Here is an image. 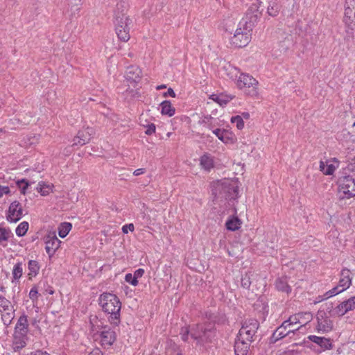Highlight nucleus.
<instances>
[{
    "instance_id": "nucleus-1",
    "label": "nucleus",
    "mask_w": 355,
    "mask_h": 355,
    "mask_svg": "<svg viewBox=\"0 0 355 355\" xmlns=\"http://www.w3.org/2000/svg\"><path fill=\"white\" fill-rule=\"evenodd\" d=\"M265 6L260 0L252 3L246 13V19L239 22L234 35L230 39V43L235 47L242 48L248 44L251 40V31L254 25L262 15Z\"/></svg>"
},
{
    "instance_id": "nucleus-2",
    "label": "nucleus",
    "mask_w": 355,
    "mask_h": 355,
    "mask_svg": "<svg viewBox=\"0 0 355 355\" xmlns=\"http://www.w3.org/2000/svg\"><path fill=\"white\" fill-rule=\"evenodd\" d=\"M99 304L104 312L110 314V322L117 326L120 323L121 303L119 297L112 293H105L99 297Z\"/></svg>"
},
{
    "instance_id": "nucleus-3",
    "label": "nucleus",
    "mask_w": 355,
    "mask_h": 355,
    "mask_svg": "<svg viewBox=\"0 0 355 355\" xmlns=\"http://www.w3.org/2000/svg\"><path fill=\"white\" fill-rule=\"evenodd\" d=\"M214 337L215 329L211 323L198 324L191 327V338L198 345L204 346L211 343Z\"/></svg>"
},
{
    "instance_id": "nucleus-4",
    "label": "nucleus",
    "mask_w": 355,
    "mask_h": 355,
    "mask_svg": "<svg viewBox=\"0 0 355 355\" xmlns=\"http://www.w3.org/2000/svg\"><path fill=\"white\" fill-rule=\"evenodd\" d=\"M338 197L339 200L349 199L355 196V180L349 174L339 178L338 180Z\"/></svg>"
},
{
    "instance_id": "nucleus-5",
    "label": "nucleus",
    "mask_w": 355,
    "mask_h": 355,
    "mask_svg": "<svg viewBox=\"0 0 355 355\" xmlns=\"http://www.w3.org/2000/svg\"><path fill=\"white\" fill-rule=\"evenodd\" d=\"M212 194L216 198L235 199L238 196V189L227 181L218 182L212 189Z\"/></svg>"
},
{
    "instance_id": "nucleus-6",
    "label": "nucleus",
    "mask_w": 355,
    "mask_h": 355,
    "mask_svg": "<svg viewBox=\"0 0 355 355\" xmlns=\"http://www.w3.org/2000/svg\"><path fill=\"white\" fill-rule=\"evenodd\" d=\"M259 327V321L255 318L245 320L240 329L237 336L241 339L252 343Z\"/></svg>"
},
{
    "instance_id": "nucleus-7",
    "label": "nucleus",
    "mask_w": 355,
    "mask_h": 355,
    "mask_svg": "<svg viewBox=\"0 0 355 355\" xmlns=\"http://www.w3.org/2000/svg\"><path fill=\"white\" fill-rule=\"evenodd\" d=\"M350 274L351 272L347 268L343 269L340 272V279L338 284L324 293L326 298L336 295L347 289L352 284Z\"/></svg>"
},
{
    "instance_id": "nucleus-8",
    "label": "nucleus",
    "mask_w": 355,
    "mask_h": 355,
    "mask_svg": "<svg viewBox=\"0 0 355 355\" xmlns=\"http://www.w3.org/2000/svg\"><path fill=\"white\" fill-rule=\"evenodd\" d=\"M114 23L119 39L127 42L130 37L129 25L131 23V19L129 17L120 18L114 20Z\"/></svg>"
},
{
    "instance_id": "nucleus-9",
    "label": "nucleus",
    "mask_w": 355,
    "mask_h": 355,
    "mask_svg": "<svg viewBox=\"0 0 355 355\" xmlns=\"http://www.w3.org/2000/svg\"><path fill=\"white\" fill-rule=\"evenodd\" d=\"M330 314L324 311H318L317 313L318 324L316 329L318 332H329L334 328V322L330 318Z\"/></svg>"
},
{
    "instance_id": "nucleus-10",
    "label": "nucleus",
    "mask_w": 355,
    "mask_h": 355,
    "mask_svg": "<svg viewBox=\"0 0 355 355\" xmlns=\"http://www.w3.org/2000/svg\"><path fill=\"white\" fill-rule=\"evenodd\" d=\"M23 216V208L21 203L17 201H13L9 206L7 212L6 219L11 223H17Z\"/></svg>"
},
{
    "instance_id": "nucleus-11",
    "label": "nucleus",
    "mask_w": 355,
    "mask_h": 355,
    "mask_svg": "<svg viewBox=\"0 0 355 355\" xmlns=\"http://www.w3.org/2000/svg\"><path fill=\"white\" fill-rule=\"evenodd\" d=\"M345 9L344 21L347 26L348 28L351 30L350 34H352L354 28L352 26L353 22L355 21V10L354 0H346ZM347 33L349 34V31Z\"/></svg>"
},
{
    "instance_id": "nucleus-12",
    "label": "nucleus",
    "mask_w": 355,
    "mask_h": 355,
    "mask_svg": "<svg viewBox=\"0 0 355 355\" xmlns=\"http://www.w3.org/2000/svg\"><path fill=\"white\" fill-rule=\"evenodd\" d=\"M289 322L286 320L284 321L282 324L278 327L272 336L270 338V343H275L278 340L285 338L287 336H289L293 330H291L290 329L287 330V327L289 325Z\"/></svg>"
},
{
    "instance_id": "nucleus-13",
    "label": "nucleus",
    "mask_w": 355,
    "mask_h": 355,
    "mask_svg": "<svg viewBox=\"0 0 355 355\" xmlns=\"http://www.w3.org/2000/svg\"><path fill=\"white\" fill-rule=\"evenodd\" d=\"M313 318L312 314L310 312H300L291 315L287 321L289 324H300L299 327H304Z\"/></svg>"
},
{
    "instance_id": "nucleus-14",
    "label": "nucleus",
    "mask_w": 355,
    "mask_h": 355,
    "mask_svg": "<svg viewBox=\"0 0 355 355\" xmlns=\"http://www.w3.org/2000/svg\"><path fill=\"white\" fill-rule=\"evenodd\" d=\"M257 84L258 82L255 78L245 73H241L237 80V85L240 89L252 88V94L257 93L255 89Z\"/></svg>"
},
{
    "instance_id": "nucleus-15",
    "label": "nucleus",
    "mask_w": 355,
    "mask_h": 355,
    "mask_svg": "<svg viewBox=\"0 0 355 355\" xmlns=\"http://www.w3.org/2000/svg\"><path fill=\"white\" fill-rule=\"evenodd\" d=\"M94 131L92 128L87 127L85 129H83L78 131L77 136L73 139V143L72 146H83L88 143L91 139Z\"/></svg>"
},
{
    "instance_id": "nucleus-16",
    "label": "nucleus",
    "mask_w": 355,
    "mask_h": 355,
    "mask_svg": "<svg viewBox=\"0 0 355 355\" xmlns=\"http://www.w3.org/2000/svg\"><path fill=\"white\" fill-rule=\"evenodd\" d=\"M125 78L131 84H137L141 79V70L137 66L131 65L127 68Z\"/></svg>"
},
{
    "instance_id": "nucleus-17",
    "label": "nucleus",
    "mask_w": 355,
    "mask_h": 355,
    "mask_svg": "<svg viewBox=\"0 0 355 355\" xmlns=\"http://www.w3.org/2000/svg\"><path fill=\"white\" fill-rule=\"evenodd\" d=\"M60 241L55 235H48L45 239V250L46 253L51 257L60 246Z\"/></svg>"
},
{
    "instance_id": "nucleus-18",
    "label": "nucleus",
    "mask_w": 355,
    "mask_h": 355,
    "mask_svg": "<svg viewBox=\"0 0 355 355\" xmlns=\"http://www.w3.org/2000/svg\"><path fill=\"white\" fill-rule=\"evenodd\" d=\"M251 343L236 336L234 343L235 355H247Z\"/></svg>"
},
{
    "instance_id": "nucleus-19",
    "label": "nucleus",
    "mask_w": 355,
    "mask_h": 355,
    "mask_svg": "<svg viewBox=\"0 0 355 355\" xmlns=\"http://www.w3.org/2000/svg\"><path fill=\"white\" fill-rule=\"evenodd\" d=\"M101 343L103 345L111 346L116 340V333L107 327L101 332Z\"/></svg>"
},
{
    "instance_id": "nucleus-20",
    "label": "nucleus",
    "mask_w": 355,
    "mask_h": 355,
    "mask_svg": "<svg viewBox=\"0 0 355 355\" xmlns=\"http://www.w3.org/2000/svg\"><path fill=\"white\" fill-rule=\"evenodd\" d=\"M27 334L14 331L12 339V348L16 352L24 348L26 345Z\"/></svg>"
},
{
    "instance_id": "nucleus-21",
    "label": "nucleus",
    "mask_w": 355,
    "mask_h": 355,
    "mask_svg": "<svg viewBox=\"0 0 355 355\" xmlns=\"http://www.w3.org/2000/svg\"><path fill=\"white\" fill-rule=\"evenodd\" d=\"M308 338L313 343L318 345L323 350L331 349L332 348V342L331 339L317 336H309Z\"/></svg>"
},
{
    "instance_id": "nucleus-22",
    "label": "nucleus",
    "mask_w": 355,
    "mask_h": 355,
    "mask_svg": "<svg viewBox=\"0 0 355 355\" xmlns=\"http://www.w3.org/2000/svg\"><path fill=\"white\" fill-rule=\"evenodd\" d=\"M15 331L27 334L28 331V322L27 319V315L23 314L21 315L15 327Z\"/></svg>"
},
{
    "instance_id": "nucleus-23",
    "label": "nucleus",
    "mask_w": 355,
    "mask_h": 355,
    "mask_svg": "<svg viewBox=\"0 0 355 355\" xmlns=\"http://www.w3.org/2000/svg\"><path fill=\"white\" fill-rule=\"evenodd\" d=\"M125 17H128L126 16V3L124 1H119L116 3L114 10V20Z\"/></svg>"
},
{
    "instance_id": "nucleus-24",
    "label": "nucleus",
    "mask_w": 355,
    "mask_h": 355,
    "mask_svg": "<svg viewBox=\"0 0 355 355\" xmlns=\"http://www.w3.org/2000/svg\"><path fill=\"white\" fill-rule=\"evenodd\" d=\"M253 284L252 286H254L257 291L262 292L266 286V281L264 277L259 274H252Z\"/></svg>"
},
{
    "instance_id": "nucleus-25",
    "label": "nucleus",
    "mask_w": 355,
    "mask_h": 355,
    "mask_svg": "<svg viewBox=\"0 0 355 355\" xmlns=\"http://www.w3.org/2000/svg\"><path fill=\"white\" fill-rule=\"evenodd\" d=\"M275 287L279 291L289 293L291 291L290 286L288 284L287 278L279 277L275 281Z\"/></svg>"
},
{
    "instance_id": "nucleus-26",
    "label": "nucleus",
    "mask_w": 355,
    "mask_h": 355,
    "mask_svg": "<svg viewBox=\"0 0 355 355\" xmlns=\"http://www.w3.org/2000/svg\"><path fill=\"white\" fill-rule=\"evenodd\" d=\"M160 106L162 107L161 113L163 115H168V116L174 115L175 110L169 101H164L161 103Z\"/></svg>"
},
{
    "instance_id": "nucleus-27",
    "label": "nucleus",
    "mask_w": 355,
    "mask_h": 355,
    "mask_svg": "<svg viewBox=\"0 0 355 355\" xmlns=\"http://www.w3.org/2000/svg\"><path fill=\"white\" fill-rule=\"evenodd\" d=\"M241 225V221L238 217H232L229 218L226 223L225 226L228 230L235 231L240 228Z\"/></svg>"
},
{
    "instance_id": "nucleus-28",
    "label": "nucleus",
    "mask_w": 355,
    "mask_h": 355,
    "mask_svg": "<svg viewBox=\"0 0 355 355\" xmlns=\"http://www.w3.org/2000/svg\"><path fill=\"white\" fill-rule=\"evenodd\" d=\"M345 304V301L338 305L334 310L330 309L329 313L330 315H338V316H343L347 312L349 311L347 305Z\"/></svg>"
},
{
    "instance_id": "nucleus-29",
    "label": "nucleus",
    "mask_w": 355,
    "mask_h": 355,
    "mask_svg": "<svg viewBox=\"0 0 355 355\" xmlns=\"http://www.w3.org/2000/svg\"><path fill=\"white\" fill-rule=\"evenodd\" d=\"M53 186L46 184L44 182H40L36 187L37 191L43 196H46L52 191Z\"/></svg>"
},
{
    "instance_id": "nucleus-30",
    "label": "nucleus",
    "mask_w": 355,
    "mask_h": 355,
    "mask_svg": "<svg viewBox=\"0 0 355 355\" xmlns=\"http://www.w3.org/2000/svg\"><path fill=\"white\" fill-rule=\"evenodd\" d=\"M200 165L205 170H210L214 166V163L211 157L208 155H203L200 157Z\"/></svg>"
},
{
    "instance_id": "nucleus-31",
    "label": "nucleus",
    "mask_w": 355,
    "mask_h": 355,
    "mask_svg": "<svg viewBox=\"0 0 355 355\" xmlns=\"http://www.w3.org/2000/svg\"><path fill=\"white\" fill-rule=\"evenodd\" d=\"M72 227L70 223H62L58 227V234L60 237L64 238L69 232Z\"/></svg>"
},
{
    "instance_id": "nucleus-32",
    "label": "nucleus",
    "mask_w": 355,
    "mask_h": 355,
    "mask_svg": "<svg viewBox=\"0 0 355 355\" xmlns=\"http://www.w3.org/2000/svg\"><path fill=\"white\" fill-rule=\"evenodd\" d=\"M292 44V37L291 35H287L284 40L280 41L279 43V51L280 52H286L288 49L290 48V46Z\"/></svg>"
},
{
    "instance_id": "nucleus-33",
    "label": "nucleus",
    "mask_w": 355,
    "mask_h": 355,
    "mask_svg": "<svg viewBox=\"0 0 355 355\" xmlns=\"http://www.w3.org/2000/svg\"><path fill=\"white\" fill-rule=\"evenodd\" d=\"M17 185L20 189L21 193L25 195L26 193V190L31 184L35 183V182H31L28 180L27 179H21L17 181Z\"/></svg>"
},
{
    "instance_id": "nucleus-34",
    "label": "nucleus",
    "mask_w": 355,
    "mask_h": 355,
    "mask_svg": "<svg viewBox=\"0 0 355 355\" xmlns=\"http://www.w3.org/2000/svg\"><path fill=\"white\" fill-rule=\"evenodd\" d=\"M28 270L30 271L28 273V275L35 276V275H37V274L38 273V272L40 270V266H39L38 262L35 260H30L28 261Z\"/></svg>"
},
{
    "instance_id": "nucleus-35",
    "label": "nucleus",
    "mask_w": 355,
    "mask_h": 355,
    "mask_svg": "<svg viewBox=\"0 0 355 355\" xmlns=\"http://www.w3.org/2000/svg\"><path fill=\"white\" fill-rule=\"evenodd\" d=\"M252 272L246 273L241 278V286L244 288H249L251 285L253 284L252 280Z\"/></svg>"
},
{
    "instance_id": "nucleus-36",
    "label": "nucleus",
    "mask_w": 355,
    "mask_h": 355,
    "mask_svg": "<svg viewBox=\"0 0 355 355\" xmlns=\"http://www.w3.org/2000/svg\"><path fill=\"white\" fill-rule=\"evenodd\" d=\"M279 12V6L275 2L270 3L267 8V13L269 16L275 17Z\"/></svg>"
},
{
    "instance_id": "nucleus-37",
    "label": "nucleus",
    "mask_w": 355,
    "mask_h": 355,
    "mask_svg": "<svg viewBox=\"0 0 355 355\" xmlns=\"http://www.w3.org/2000/svg\"><path fill=\"white\" fill-rule=\"evenodd\" d=\"M28 230V223L24 221L21 223L16 228L15 232L18 236H23Z\"/></svg>"
},
{
    "instance_id": "nucleus-38",
    "label": "nucleus",
    "mask_w": 355,
    "mask_h": 355,
    "mask_svg": "<svg viewBox=\"0 0 355 355\" xmlns=\"http://www.w3.org/2000/svg\"><path fill=\"white\" fill-rule=\"evenodd\" d=\"M213 133L223 142H227L229 137L225 136L227 134V130L225 129L221 130L220 128H216L213 130Z\"/></svg>"
},
{
    "instance_id": "nucleus-39",
    "label": "nucleus",
    "mask_w": 355,
    "mask_h": 355,
    "mask_svg": "<svg viewBox=\"0 0 355 355\" xmlns=\"http://www.w3.org/2000/svg\"><path fill=\"white\" fill-rule=\"evenodd\" d=\"M143 120H144V114H141L139 117L140 124L146 128V130L145 131V133L148 135H151L153 133H154L155 132V129H156L155 125L154 123H150V124L149 123H148V124L142 123Z\"/></svg>"
},
{
    "instance_id": "nucleus-40",
    "label": "nucleus",
    "mask_w": 355,
    "mask_h": 355,
    "mask_svg": "<svg viewBox=\"0 0 355 355\" xmlns=\"http://www.w3.org/2000/svg\"><path fill=\"white\" fill-rule=\"evenodd\" d=\"M14 318V311H6L1 314V319L5 325L8 326Z\"/></svg>"
},
{
    "instance_id": "nucleus-41",
    "label": "nucleus",
    "mask_w": 355,
    "mask_h": 355,
    "mask_svg": "<svg viewBox=\"0 0 355 355\" xmlns=\"http://www.w3.org/2000/svg\"><path fill=\"white\" fill-rule=\"evenodd\" d=\"M23 274L22 263H17L14 266L12 270V276L15 279H19Z\"/></svg>"
},
{
    "instance_id": "nucleus-42",
    "label": "nucleus",
    "mask_w": 355,
    "mask_h": 355,
    "mask_svg": "<svg viewBox=\"0 0 355 355\" xmlns=\"http://www.w3.org/2000/svg\"><path fill=\"white\" fill-rule=\"evenodd\" d=\"M211 99L216 101L218 104L220 105H226L231 99H232V97L231 96H216V95H211Z\"/></svg>"
},
{
    "instance_id": "nucleus-43",
    "label": "nucleus",
    "mask_w": 355,
    "mask_h": 355,
    "mask_svg": "<svg viewBox=\"0 0 355 355\" xmlns=\"http://www.w3.org/2000/svg\"><path fill=\"white\" fill-rule=\"evenodd\" d=\"M320 171L326 175H331L335 171V167L332 164L328 165L326 167L323 162H320Z\"/></svg>"
},
{
    "instance_id": "nucleus-44",
    "label": "nucleus",
    "mask_w": 355,
    "mask_h": 355,
    "mask_svg": "<svg viewBox=\"0 0 355 355\" xmlns=\"http://www.w3.org/2000/svg\"><path fill=\"white\" fill-rule=\"evenodd\" d=\"M0 306L3 309L4 311H11L12 310V307L10 305V302L4 297L1 296H0Z\"/></svg>"
},
{
    "instance_id": "nucleus-45",
    "label": "nucleus",
    "mask_w": 355,
    "mask_h": 355,
    "mask_svg": "<svg viewBox=\"0 0 355 355\" xmlns=\"http://www.w3.org/2000/svg\"><path fill=\"white\" fill-rule=\"evenodd\" d=\"M231 122L235 123L239 130H242L244 127L243 117L240 115L232 116L231 119Z\"/></svg>"
},
{
    "instance_id": "nucleus-46",
    "label": "nucleus",
    "mask_w": 355,
    "mask_h": 355,
    "mask_svg": "<svg viewBox=\"0 0 355 355\" xmlns=\"http://www.w3.org/2000/svg\"><path fill=\"white\" fill-rule=\"evenodd\" d=\"M191 329H189L188 327H182L180 331L181 338L184 342H188L189 335L191 336Z\"/></svg>"
},
{
    "instance_id": "nucleus-47",
    "label": "nucleus",
    "mask_w": 355,
    "mask_h": 355,
    "mask_svg": "<svg viewBox=\"0 0 355 355\" xmlns=\"http://www.w3.org/2000/svg\"><path fill=\"white\" fill-rule=\"evenodd\" d=\"M10 232L6 228L0 227V243L7 241L10 236Z\"/></svg>"
},
{
    "instance_id": "nucleus-48",
    "label": "nucleus",
    "mask_w": 355,
    "mask_h": 355,
    "mask_svg": "<svg viewBox=\"0 0 355 355\" xmlns=\"http://www.w3.org/2000/svg\"><path fill=\"white\" fill-rule=\"evenodd\" d=\"M352 173L355 175V157L345 168V174Z\"/></svg>"
},
{
    "instance_id": "nucleus-49",
    "label": "nucleus",
    "mask_w": 355,
    "mask_h": 355,
    "mask_svg": "<svg viewBox=\"0 0 355 355\" xmlns=\"http://www.w3.org/2000/svg\"><path fill=\"white\" fill-rule=\"evenodd\" d=\"M125 280L130 283L132 286H137L138 284V280L136 279L135 277L131 273H128L125 276Z\"/></svg>"
},
{
    "instance_id": "nucleus-50",
    "label": "nucleus",
    "mask_w": 355,
    "mask_h": 355,
    "mask_svg": "<svg viewBox=\"0 0 355 355\" xmlns=\"http://www.w3.org/2000/svg\"><path fill=\"white\" fill-rule=\"evenodd\" d=\"M343 134L344 138L352 142H355V130L349 132L345 130L343 131Z\"/></svg>"
},
{
    "instance_id": "nucleus-51",
    "label": "nucleus",
    "mask_w": 355,
    "mask_h": 355,
    "mask_svg": "<svg viewBox=\"0 0 355 355\" xmlns=\"http://www.w3.org/2000/svg\"><path fill=\"white\" fill-rule=\"evenodd\" d=\"M344 305H347V307L349 311L354 309H355V296L350 297L347 300H345Z\"/></svg>"
},
{
    "instance_id": "nucleus-52",
    "label": "nucleus",
    "mask_w": 355,
    "mask_h": 355,
    "mask_svg": "<svg viewBox=\"0 0 355 355\" xmlns=\"http://www.w3.org/2000/svg\"><path fill=\"white\" fill-rule=\"evenodd\" d=\"M69 6H71V9L74 8L75 10H78L80 9V6L81 5L82 0H68Z\"/></svg>"
},
{
    "instance_id": "nucleus-53",
    "label": "nucleus",
    "mask_w": 355,
    "mask_h": 355,
    "mask_svg": "<svg viewBox=\"0 0 355 355\" xmlns=\"http://www.w3.org/2000/svg\"><path fill=\"white\" fill-rule=\"evenodd\" d=\"M134 230H135V227L132 223L125 225L122 227V232L123 234H128V231L133 232Z\"/></svg>"
},
{
    "instance_id": "nucleus-54",
    "label": "nucleus",
    "mask_w": 355,
    "mask_h": 355,
    "mask_svg": "<svg viewBox=\"0 0 355 355\" xmlns=\"http://www.w3.org/2000/svg\"><path fill=\"white\" fill-rule=\"evenodd\" d=\"M37 293H38V291H37V289L36 287H33L31 288V290L30 291V293H29V297L32 300H35L37 298Z\"/></svg>"
},
{
    "instance_id": "nucleus-55",
    "label": "nucleus",
    "mask_w": 355,
    "mask_h": 355,
    "mask_svg": "<svg viewBox=\"0 0 355 355\" xmlns=\"http://www.w3.org/2000/svg\"><path fill=\"white\" fill-rule=\"evenodd\" d=\"M10 192L8 187L0 186V198L3 196V194H8Z\"/></svg>"
},
{
    "instance_id": "nucleus-56",
    "label": "nucleus",
    "mask_w": 355,
    "mask_h": 355,
    "mask_svg": "<svg viewBox=\"0 0 355 355\" xmlns=\"http://www.w3.org/2000/svg\"><path fill=\"white\" fill-rule=\"evenodd\" d=\"M144 274V270L142 268H139L135 271L134 276L137 280L138 278L141 277Z\"/></svg>"
},
{
    "instance_id": "nucleus-57",
    "label": "nucleus",
    "mask_w": 355,
    "mask_h": 355,
    "mask_svg": "<svg viewBox=\"0 0 355 355\" xmlns=\"http://www.w3.org/2000/svg\"><path fill=\"white\" fill-rule=\"evenodd\" d=\"M289 327H287V330H288L289 329L291 330H293V331L291 332V334H294L296 331H297L298 330H300L301 329V327H296L295 324H290L288 325Z\"/></svg>"
},
{
    "instance_id": "nucleus-58",
    "label": "nucleus",
    "mask_w": 355,
    "mask_h": 355,
    "mask_svg": "<svg viewBox=\"0 0 355 355\" xmlns=\"http://www.w3.org/2000/svg\"><path fill=\"white\" fill-rule=\"evenodd\" d=\"M168 95L173 98L175 97V93L172 88H168L167 92L163 94L164 97H166Z\"/></svg>"
},
{
    "instance_id": "nucleus-59",
    "label": "nucleus",
    "mask_w": 355,
    "mask_h": 355,
    "mask_svg": "<svg viewBox=\"0 0 355 355\" xmlns=\"http://www.w3.org/2000/svg\"><path fill=\"white\" fill-rule=\"evenodd\" d=\"M145 173V168H138V169H136L134 172H133V175H135V176H138V175H140L141 174H144Z\"/></svg>"
},
{
    "instance_id": "nucleus-60",
    "label": "nucleus",
    "mask_w": 355,
    "mask_h": 355,
    "mask_svg": "<svg viewBox=\"0 0 355 355\" xmlns=\"http://www.w3.org/2000/svg\"><path fill=\"white\" fill-rule=\"evenodd\" d=\"M33 355H51V354L47 353L46 352H43L42 350H37L33 354Z\"/></svg>"
},
{
    "instance_id": "nucleus-61",
    "label": "nucleus",
    "mask_w": 355,
    "mask_h": 355,
    "mask_svg": "<svg viewBox=\"0 0 355 355\" xmlns=\"http://www.w3.org/2000/svg\"><path fill=\"white\" fill-rule=\"evenodd\" d=\"M243 117V119H250V114L248 112H243L241 115Z\"/></svg>"
},
{
    "instance_id": "nucleus-62",
    "label": "nucleus",
    "mask_w": 355,
    "mask_h": 355,
    "mask_svg": "<svg viewBox=\"0 0 355 355\" xmlns=\"http://www.w3.org/2000/svg\"><path fill=\"white\" fill-rule=\"evenodd\" d=\"M89 355H103V354L99 350H96V351L91 352Z\"/></svg>"
},
{
    "instance_id": "nucleus-63",
    "label": "nucleus",
    "mask_w": 355,
    "mask_h": 355,
    "mask_svg": "<svg viewBox=\"0 0 355 355\" xmlns=\"http://www.w3.org/2000/svg\"><path fill=\"white\" fill-rule=\"evenodd\" d=\"M166 87V85H159L157 87V89L160 90V89H164Z\"/></svg>"
},
{
    "instance_id": "nucleus-64",
    "label": "nucleus",
    "mask_w": 355,
    "mask_h": 355,
    "mask_svg": "<svg viewBox=\"0 0 355 355\" xmlns=\"http://www.w3.org/2000/svg\"><path fill=\"white\" fill-rule=\"evenodd\" d=\"M326 299L327 298L324 296V295L323 296H318V302H321V301H322L324 300H326Z\"/></svg>"
}]
</instances>
